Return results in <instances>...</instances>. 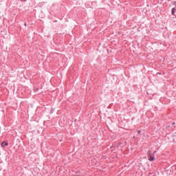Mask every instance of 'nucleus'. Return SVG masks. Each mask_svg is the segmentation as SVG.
<instances>
[{"label":"nucleus","instance_id":"nucleus-1","mask_svg":"<svg viewBox=\"0 0 176 176\" xmlns=\"http://www.w3.org/2000/svg\"><path fill=\"white\" fill-rule=\"evenodd\" d=\"M8 145H9V143H8V142H6V141H3L1 143L2 148H6V146H8Z\"/></svg>","mask_w":176,"mask_h":176},{"label":"nucleus","instance_id":"nucleus-2","mask_svg":"<svg viewBox=\"0 0 176 176\" xmlns=\"http://www.w3.org/2000/svg\"><path fill=\"white\" fill-rule=\"evenodd\" d=\"M171 14H173V16H175V8H172Z\"/></svg>","mask_w":176,"mask_h":176},{"label":"nucleus","instance_id":"nucleus-3","mask_svg":"<svg viewBox=\"0 0 176 176\" xmlns=\"http://www.w3.org/2000/svg\"><path fill=\"white\" fill-rule=\"evenodd\" d=\"M149 157H150L148 159L149 162H153V160H155V156L154 155H151Z\"/></svg>","mask_w":176,"mask_h":176},{"label":"nucleus","instance_id":"nucleus-4","mask_svg":"<svg viewBox=\"0 0 176 176\" xmlns=\"http://www.w3.org/2000/svg\"><path fill=\"white\" fill-rule=\"evenodd\" d=\"M147 155L151 157V156H153V154L152 153V151L148 150L147 152Z\"/></svg>","mask_w":176,"mask_h":176},{"label":"nucleus","instance_id":"nucleus-5","mask_svg":"<svg viewBox=\"0 0 176 176\" xmlns=\"http://www.w3.org/2000/svg\"><path fill=\"white\" fill-rule=\"evenodd\" d=\"M172 168H173V170H176V165H173V166H172Z\"/></svg>","mask_w":176,"mask_h":176},{"label":"nucleus","instance_id":"nucleus-6","mask_svg":"<svg viewBox=\"0 0 176 176\" xmlns=\"http://www.w3.org/2000/svg\"><path fill=\"white\" fill-rule=\"evenodd\" d=\"M138 134H141V130L138 131Z\"/></svg>","mask_w":176,"mask_h":176},{"label":"nucleus","instance_id":"nucleus-7","mask_svg":"<svg viewBox=\"0 0 176 176\" xmlns=\"http://www.w3.org/2000/svg\"><path fill=\"white\" fill-rule=\"evenodd\" d=\"M173 5H175V6H176V1H173Z\"/></svg>","mask_w":176,"mask_h":176},{"label":"nucleus","instance_id":"nucleus-8","mask_svg":"<svg viewBox=\"0 0 176 176\" xmlns=\"http://www.w3.org/2000/svg\"><path fill=\"white\" fill-rule=\"evenodd\" d=\"M22 1H23V2H25V1H27V0H21Z\"/></svg>","mask_w":176,"mask_h":176},{"label":"nucleus","instance_id":"nucleus-9","mask_svg":"<svg viewBox=\"0 0 176 176\" xmlns=\"http://www.w3.org/2000/svg\"><path fill=\"white\" fill-rule=\"evenodd\" d=\"M24 25H25V27H27V23H25Z\"/></svg>","mask_w":176,"mask_h":176},{"label":"nucleus","instance_id":"nucleus-10","mask_svg":"<svg viewBox=\"0 0 176 176\" xmlns=\"http://www.w3.org/2000/svg\"><path fill=\"white\" fill-rule=\"evenodd\" d=\"M38 89H35V90H34V91H38Z\"/></svg>","mask_w":176,"mask_h":176},{"label":"nucleus","instance_id":"nucleus-11","mask_svg":"<svg viewBox=\"0 0 176 176\" xmlns=\"http://www.w3.org/2000/svg\"><path fill=\"white\" fill-rule=\"evenodd\" d=\"M157 74H159L160 75H162V73H157Z\"/></svg>","mask_w":176,"mask_h":176}]
</instances>
